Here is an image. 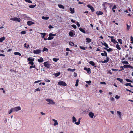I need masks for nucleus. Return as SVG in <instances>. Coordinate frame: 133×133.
Instances as JSON below:
<instances>
[{
    "label": "nucleus",
    "mask_w": 133,
    "mask_h": 133,
    "mask_svg": "<svg viewBox=\"0 0 133 133\" xmlns=\"http://www.w3.org/2000/svg\"><path fill=\"white\" fill-rule=\"evenodd\" d=\"M41 52V50L39 49L34 50L33 51V53L35 54H39Z\"/></svg>",
    "instance_id": "6e6552de"
},
{
    "label": "nucleus",
    "mask_w": 133,
    "mask_h": 133,
    "mask_svg": "<svg viewBox=\"0 0 133 133\" xmlns=\"http://www.w3.org/2000/svg\"><path fill=\"white\" fill-rule=\"evenodd\" d=\"M79 30L80 31H81L83 33L85 34L86 33L85 31L83 29L81 28H79Z\"/></svg>",
    "instance_id": "b1692460"
},
{
    "label": "nucleus",
    "mask_w": 133,
    "mask_h": 133,
    "mask_svg": "<svg viewBox=\"0 0 133 133\" xmlns=\"http://www.w3.org/2000/svg\"><path fill=\"white\" fill-rule=\"evenodd\" d=\"M14 54L15 55H18L19 56H21V54L19 52H15L14 53Z\"/></svg>",
    "instance_id": "cd10ccee"
},
{
    "label": "nucleus",
    "mask_w": 133,
    "mask_h": 133,
    "mask_svg": "<svg viewBox=\"0 0 133 133\" xmlns=\"http://www.w3.org/2000/svg\"><path fill=\"white\" fill-rule=\"evenodd\" d=\"M60 74V72H58V73H57L56 74H54L56 77H57Z\"/></svg>",
    "instance_id": "a19ab883"
},
{
    "label": "nucleus",
    "mask_w": 133,
    "mask_h": 133,
    "mask_svg": "<svg viewBox=\"0 0 133 133\" xmlns=\"http://www.w3.org/2000/svg\"><path fill=\"white\" fill-rule=\"evenodd\" d=\"M100 84H106V83L104 82H100Z\"/></svg>",
    "instance_id": "052dcab7"
},
{
    "label": "nucleus",
    "mask_w": 133,
    "mask_h": 133,
    "mask_svg": "<svg viewBox=\"0 0 133 133\" xmlns=\"http://www.w3.org/2000/svg\"><path fill=\"white\" fill-rule=\"evenodd\" d=\"M74 77H76L77 76V74L76 72H74Z\"/></svg>",
    "instance_id": "0e129e2a"
},
{
    "label": "nucleus",
    "mask_w": 133,
    "mask_h": 133,
    "mask_svg": "<svg viewBox=\"0 0 133 133\" xmlns=\"http://www.w3.org/2000/svg\"><path fill=\"white\" fill-rule=\"evenodd\" d=\"M89 115L90 118H93L94 116V114L92 112H90L89 113Z\"/></svg>",
    "instance_id": "9d476101"
},
{
    "label": "nucleus",
    "mask_w": 133,
    "mask_h": 133,
    "mask_svg": "<svg viewBox=\"0 0 133 133\" xmlns=\"http://www.w3.org/2000/svg\"><path fill=\"white\" fill-rule=\"evenodd\" d=\"M91 81H87V83L89 84H90L91 83Z\"/></svg>",
    "instance_id": "13d9d810"
},
{
    "label": "nucleus",
    "mask_w": 133,
    "mask_h": 133,
    "mask_svg": "<svg viewBox=\"0 0 133 133\" xmlns=\"http://www.w3.org/2000/svg\"><path fill=\"white\" fill-rule=\"evenodd\" d=\"M103 52L104 53H101V55L102 56H105L106 57H107V52L105 51H103Z\"/></svg>",
    "instance_id": "4468645a"
},
{
    "label": "nucleus",
    "mask_w": 133,
    "mask_h": 133,
    "mask_svg": "<svg viewBox=\"0 0 133 133\" xmlns=\"http://www.w3.org/2000/svg\"><path fill=\"white\" fill-rule=\"evenodd\" d=\"M67 70L68 71H72L73 72L75 70V69H71L70 68H68L67 69Z\"/></svg>",
    "instance_id": "bb28decb"
},
{
    "label": "nucleus",
    "mask_w": 133,
    "mask_h": 133,
    "mask_svg": "<svg viewBox=\"0 0 133 133\" xmlns=\"http://www.w3.org/2000/svg\"><path fill=\"white\" fill-rule=\"evenodd\" d=\"M42 18L43 19L47 20L49 19V17H45L43 16L42 17Z\"/></svg>",
    "instance_id": "a878e982"
},
{
    "label": "nucleus",
    "mask_w": 133,
    "mask_h": 133,
    "mask_svg": "<svg viewBox=\"0 0 133 133\" xmlns=\"http://www.w3.org/2000/svg\"><path fill=\"white\" fill-rule=\"evenodd\" d=\"M86 42L88 43H90L91 41V39H90L89 38H86Z\"/></svg>",
    "instance_id": "a211bd4d"
},
{
    "label": "nucleus",
    "mask_w": 133,
    "mask_h": 133,
    "mask_svg": "<svg viewBox=\"0 0 133 133\" xmlns=\"http://www.w3.org/2000/svg\"><path fill=\"white\" fill-rule=\"evenodd\" d=\"M84 70H86L87 71L88 73V74H90L91 72L90 69V68H84Z\"/></svg>",
    "instance_id": "9b49d317"
},
{
    "label": "nucleus",
    "mask_w": 133,
    "mask_h": 133,
    "mask_svg": "<svg viewBox=\"0 0 133 133\" xmlns=\"http://www.w3.org/2000/svg\"><path fill=\"white\" fill-rule=\"evenodd\" d=\"M115 98L116 99H118L120 98V97L118 96L117 95H116V96Z\"/></svg>",
    "instance_id": "69168bd1"
},
{
    "label": "nucleus",
    "mask_w": 133,
    "mask_h": 133,
    "mask_svg": "<svg viewBox=\"0 0 133 133\" xmlns=\"http://www.w3.org/2000/svg\"><path fill=\"white\" fill-rule=\"evenodd\" d=\"M87 6L90 9L92 12H93L95 10L94 8L91 5L89 4L87 5Z\"/></svg>",
    "instance_id": "1a4fd4ad"
},
{
    "label": "nucleus",
    "mask_w": 133,
    "mask_h": 133,
    "mask_svg": "<svg viewBox=\"0 0 133 133\" xmlns=\"http://www.w3.org/2000/svg\"><path fill=\"white\" fill-rule=\"evenodd\" d=\"M118 41L121 44H122V39H118Z\"/></svg>",
    "instance_id": "58836bf2"
},
{
    "label": "nucleus",
    "mask_w": 133,
    "mask_h": 133,
    "mask_svg": "<svg viewBox=\"0 0 133 133\" xmlns=\"http://www.w3.org/2000/svg\"><path fill=\"white\" fill-rule=\"evenodd\" d=\"M33 62V61L29 62V64H30L31 65H33L34 64V63Z\"/></svg>",
    "instance_id": "864d4df0"
},
{
    "label": "nucleus",
    "mask_w": 133,
    "mask_h": 133,
    "mask_svg": "<svg viewBox=\"0 0 133 133\" xmlns=\"http://www.w3.org/2000/svg\"><path fill=\"white\" fill-rule=\"evenodd\" d=\"M5 38L4 37H3L0 38V42H2L4 40Z\"/></svg>",
    "instance_id": "473e14b6"
},
{
    "label": "nucleus",
    "mask_w": 133,
    "mask_h": 133,
    "mask_svg": "<svg viewBox=\"0 0 133 133\" xmlns=\"http://www.w3.org/2000/svg\"><path fill=\"white\" fill-rule=\"evenodd\" d=\"M70 13L71 14H73L75 12L74 8H70Z\"/></svg>",
    "instance_id": "f3484780"
},
{
    "label": "nucleus",
    "mask_w": 133,
    "mask_h": 133,
    "mask_svg": "<svg viewBox=\"0 0 133 133\" xmlns=\"http://www.w3.org/2000/svg\"><path fill=\"white\" fill-rule=\"evenodd\" d=\"M27 24L28 25L30 26L34 24V23L32 21H28L27 22Z\"/></svg>",
    "instance_id": "ddd939ff"
},
{
    "label": "nucleus",
    "mask_w": 133,
    "mask_h": 133,
    "mask_svg": "<svg viewBox=\"0 0 133 133\" xmlns=\"http://www.w3.org/2000/svg\"><path fill=\"white\" fill-rule=\"evenodd\" d=\"M25 1L29 3H32V2L30 0H25Z\"/></svg>",
    "instance_id": "3c124183"
},
{
    "label": "nucleus",
    "mask_w": 133,
    "mask_h": 133,
    "mask_svg": "<svg viewBox=\"0 0 133 133\" xmlns=\"http://www.w3.org/2000/svg\"><path fill=\"white\" fill-rule=\"evenodd\" d=\"M58 84V85H63L64 86H66V83L65 82L62 81L59 82Z\"/></svg>",
    "instance_id": "423d86ee"
},
{
    "label": "nucleus",
    "mask_w": 133,
    "mask_h": 133,
    "mask_svg": "<svg viewBox=\"0 0 133 133\" xmlns=\"http://www.w3.org/2000/svg\"><path fill=\"white\" fill-rule=\"evenodd\" d=\"M21 33L22 34H24L26 33V32L25 31H21Z\"/></svg>",
    "instance_id": "09e8293b"
},
{
    "label": "nucleus",
    "mask_w": 133,
    "mask_h": 133,
    "mask_svg": "<svg viewBox=\"0 0 133 133\" xmlns=\"http://www.w3.org/2000/svg\"><path fill=\"white\" fill-rule=\"evenodd\" d=\"M111 41L112 42H113L115 44L116 43V41L115 39H111Z\"/></svg>",
    "instance_id": "49530a36"
},
{
    "label": "nucleus",
    "mask_w": 133,
    "mask_h": 133,
    "mask_svg": "<svg viewBox=\"0 0 133 133\" xmlns=\"http://www.w3.org/2000/svg\"><path fill=\"white\" fill-rule=\"evenodd\" d=\"M101 62L102 63H104L108 62L106 60H105L104 61H101Z\"/></svg>",
    "instance_id": "e2e57ef3"
},
{
    "label": "nucleus",
    "mask_w": 133,
    "mask_h": 133,
    "mask_svg": "<svg viewBox=\"0 0 133 133\" xmlns=\"http://www.w3.org/2000/svg\"><path fill=\"white\" fill-rule=\"evenodd\" d=\"M79 81L78 79H77L76 80V84L75 85L76 87H77L78 86Z\"/></svg>",
    "instance_id": "4c0bfd02"
},
{
    "label": "nucleus",
    "mask_w": 133,
    "mask_h": 133,
    "mask_svg": "<svg viewBox=\"0 0 133 133\" xmlns=\"http://www.w3.org/2000/svg\"><path fill=\"white\" fill-rule=\"evenodd\" d=\"M48 50L47 48H46L45 47H44V48L43 49V51L44 52V51H46V52H48Z\"/></svg>",
    "instance_id": "c9c22d12"
},
{
    "label": "nucleus",
    "mask_w": 133,
    "mask_h": 133,
    "mask_svg": "<svg viewBox=\"0 0 133 133\" xmlns=\"http://www.w3.org/2000/svg\"><path fill=\"white\" fill-rule=\"evenodd\" d=\"M13 111H17L18 110H21V108L20 107L18 106L13 108Z\"/></svg>",
    "instance_id": "0eeeda50"
},
{
    "label": "nucleus",
    "mask_w": 133,
    "mask_h": 133,
    "mask_svg": "<svg viewBox=\"0 0 133 133\" xmlns=\"http://www.w3.org/2000/svg\"><path fill=\"white\" fill-rule=\"evenodd\" d=\"M120 68H122V69H121L119 71H120L122 70H124V69L123 68H131V69H133V68L132 66L130 65H125L123 66H120Z\"/></svg>",
    "instance_id": "f257e3e1"
},
{
    "label": "nucleus",
    "mask_w": 133,
    "mask_h": 133,
    "mask_svg": "<svg viewBox=\"0 0 133 133\" xmlns=\"http://www.w3.org/2000/svg\"><path fill=\"white\" fill-rule=\"evenodd\" d=\"M35 6V5H31L29 6V7L31 8H34Z\"/></svg>",
    "instance_id": "de8ad7c7"
},
{
    "label": "nucleus",
    "mask_w": 133,
    "mask_h": 133,
    "mask_svg": "<svg viewBox=\"0 0 133 133\" xmlns=\"http://www.w3.org/2000/svg\"><path fill=\"white\" fill-rule=\"evenodd\" d=\"M71 26L72 27H73L74 29H75L76 28V26L75 25H71Z\"/></svg>",
    "instance_id": "603ef678"
},
{
    "label": "nucleus",
    "mask_w": 133,
    "mask_h": 133,
    "mask_svg": "<svg viewBox=\"0 0 133 133\" xmlns=\"http://www.w3.org/2000/svg\"><path fill=\"white\" fill-rule=\"evenodd\" d=\"M35 65H32V66H30V69H31L32 68H35Z\"/></svg>",
    "instance_id": "6e6d98bb"
},
{
    "label": "nucleus",
    "mask_w": 133,
    "mask_h": 133,
    "mask_svg": "<svg viewBox=\"0 0 133 133\" xmlns=\"http://www.w3.org/2000/svg\"><path fill=\"white\" fill-rule=\"evenodd\" d=\"M89 64L92 66H94L95 64L94 62L92 61H90L89 62Z\"/></svg>",
    "instance_id": "c85d7f7f"
},
{
    "label": "nucleus",
    "mask_w": 133,
    "mask_h": 133,
    "mask_svg": "<svg viewBox=\"0 0 133 133\" xmlns=\"http://www.w3.org/2000/svg\"><path fill=\"white\" fill-rule=\"evenodd\" d=\"M104 49L105 50H106L108 52H111L112 50V49L111 48L107 49L106 48H104Z\"/></svg>",
    "instance_id": "dca6fc26"
},
{
    "label": "nucleus",
    "mask_w": 133,
    "mask_h": 133,
    "mask_svg": "<svg viewBox=\"0 0 133 133\" xmlns=\"http://www.w3.org/2000/svg\"><path fill=\"white\" fill-rule=\"evenodd\" d=\"M79 47L80 48V49H82L83 50L85 49V48L84 46H80Z\"/></svg>",
    "instance_id": "5fc2aeb1"
},
{
    "label": "nucleus",
    "mask_w": 133,
    "mask_h": 133,
    "mask_svg": "<svg viewBox=\"0 0 133 133\" xmlns=\"http://www.w3.org/2000/svg\"><path fill=\"white\" fill-rule=\"evenodd\" d=\"M58 6L59 8H61L62 9H64V6L62 5L59 4V5H58Z\"/></svg>",
    "instance_id": "f704fd0d"
},
{
    "label": "nucleus",
    "mask_w": 133,
    "mask_h": 133,
    "mask_svg": "<svg viewBox=\"0 0 133 133\" xmlns=\"http://www.w3.org/2000/svg\"><path fill=\"white\" fill-rule=\"evenodd\" d=\"M69 35L70 36L72 37L74 35V34L72 32H70L69 33Z\"/></svg>",
    "instance_id": "ea45409f"
},
{
    "label": "nucleus",
    "mask_w": 133,
    "mask_h": 133,
    "mask_svg": "<svg viewBox=\"0 0 133 133\" xmlns=\"http://www.w3.org/2000/svg\"><path fill=\"white\" fill-rule=\"evenodd\" d=\"M69 44L71 46H73L74 45V43L72 42H69Z\"/></svg>",
    "instance_id": "e433bc0d"
},
{
    "label": "nucleus",
    "mask_w": 133,
    "mask_h": 133,
    "mask_svg": "<svg viewBox=\"0 0 133 133\" xmlns=\"http://www.w3.org/2000/svg\"><path fill=\"white\" fill-rule=\"evenodd\" d=\"M109 57H107L106 61H107V62H108L109 61Z\"/></svg>",
    "instance_id": "680f3d73"
},
{
    "label": "nucleus",
    "mask_w": 133,
    "mask_h": 133,
    "mask_svg": "<svg viewBox=\"0 0 133 133\" xmlns=\"http://www.w3.org/2000/svg\"><path fill=\"white\" fill-rule=\"evenodd\" d=\"M96 14L98 15H102L103 14V12H102L101 11H100L99 12H96Z\"/></svg>",
    "instance_id": "5701e85b"
},
{
    "label": "nucleus",
    "mask_w": 133,
    "mask_h": 133,
    "mask_svg": "<svg viewBox=\"0 0 133 133\" xmlns=\"http://www.w3.org/2000/svg\"><path fill=\"white\" fill-rule=\"evenodd\" d=\"M10 20L18 22H20L21 21V19L20 18L17 17H14L11 18L10 19Z\"/></svg>",
    "instance_id": "20e7f679"
},
{
    "label": "nucleus",
    "mask_w": 133,
    "mask_h": 133,
    "mask_svg": "<svg viewBox=\"0 0 133 133\" xmlns=\"http://www.w3.org/2000/svg\"><path fill=\"white\" fill-rule=\"evenodd\" d=\"M125 80L128 82H133L132 81H131V80L128 79H127V78L126 79H125Z\"/></svg>",
    "instance_id": "37998d69"
},
{
    "label": "nucleus",
    "mask_w": 133,
    "mask_h": 133,
    "mask_svg": "<svg viewBox=\"0 0 133 133\" xmlns=\"http://www.w3.org/2000/svg\"><path fill=\"white\" fill-rule=\"evenodd\" d=\"M116 8V5H115L114 6H113V7L112 8V9H115Z\"/></svg>",
    "instance_id": "774afa93"
},
{
    "label": "nucleus",
    "mask_w": 133,
    "mask_h": 133,
    "mask_svg": "<svg viewBox=\"0 0 133 133\" xmlns=\"http://www.w3.org/2000/svg\"><path fill=\"white\" fill-rule=\"evenodd\" d=\"M39 33L40 34L42 35L41 36V37L42 38H44V37L46 35V33L39 32Z\"/></svg>",
    "instance_id": "f8f14e48"
},
{
    "label": "nucleus",
    "mask_w": 133,
    "mask_h": 133,
    "mask_svg": "<svg viewBox=\"0 0 133 133\" xmlns=\"http://www.w3.org/2000/svg\"><path fill=\"white\" fill-rule=\"evenodd\" d=\"M40 59H38V61L40 63L44 61V60L42 58L40 57Z\"/></svg>",
    "instance_id": "412c9836"
},
{
    "label": "nucleus",
    "mask_w": 133,
    "mask_h": 133,
    "mask_svg": "<svg viewBox=\"0 0 133 133\" xmlns=\"http://www.w3.org/2000/svg\"><path fill=\"white\" fill-rule=\"evenodd\" d=\"M72 118V122H76V121H77L76 119V118L74 116H73Z\"/></svg>",
    "instance_id": "c756f323"
},
{
    "label": "nucleus",
    "mask_w": 133,
    "mask_h": 133,
    "mask_svg": "<svg viewBox=\"0 0 133 133\" xmlns=\"http://www.w3.org/2000/svg\"><path fill=\"white\" fill-rule=\"evenodd\" d=\"M129 26H131V23L129 21L128 23H127Z\"/></svg>",
    "instance_id": "338daca9"
},
{
    "label": "nucleus",
    "mask_w": 133,
    "mask_h": 133,
    "mask_svg": "<svg viewBox=\"0 0 133 133\" xmlns=\"http://www.w3.org/2000/svg\"><path fill=\"white\" fill-rule=\"evenodd\" d=\"M59 60L58 58H54L53 59V60L55 62H57L58 60Z\"/></svg>",
    "instance_id": "79ce46f5"
},
{
    "label": "nucleus",
    "mask_w": 133,
    "mask_h": 133,
    "mask_svg": "<svg viewBox=\"0 0 133 133\" xmlns=\"http://www.w3.org/2000/svg\"><path fill=\"white\" fill-rule=\"evenodd\" d=\"M66 51H70L71 52L72 51L70 50L69 48H66Z\"/></svg>",
    "instance_id": "bf43d9fd"
},
{
    "label": "nucleus",
    "mask_w": 133,
    "mask_h": 133,
    "mask_svg": "<svg viewBox=\"0 0 133 133\" xmlns=\"http://www.w3.org/2000/svg\"><path fill=\"white\" fill-rule=\"evenodd\" d=\"M102 43V45L105 46L107 48H109V47L107 44L106 43L104 42V43Z\"/></svg>",
    "instance_id": "393cba45"
},
{
    "label": "nucleus",
    "mask_w": 133,
    "mask_h": 133,
    "mask_svg": "<svg viewBox=\"0 0 133 133\" xmlns=\"http://www.w3.org/2000/svg\"><path fill=\"white\" fill-rule=\"evenodd\" d=\"M125 86H128V85H129L131 87H133V86L130 83H126L125 84Z\"/></svg>",
    "instance_id": "72a5a7b5"
},
{
    "label": "nucleus",
    "mask_w": 133,
    "mask_h": 133,
    "mask_svg": "<svg viewBox=\"0 0 133 133\" xmlns=\"http://www.w3.org/2000/svg\"><path fill=\"white\" fill-rule=\"evenodd\" d=\"M28 60L29 62L34 61V58H32L31 57H29L28 58Z\"/></svg>",
    "instance_id": "aec40b11"
},
{
    "label": "nucleus",
    "mask_w": 133,
    "mask_h": 133,
    "mask_svg": "<svg viewBox=\"0 0 133 133\" xmlns=\"http://www.w3.org/2000/svg\"><path fill=\"white\" fill-rule=\"evenodd\" d=\"M44 65L45 67L48 68L50 67L51 64L48 62H45L44 63Z\"/></svg>",
    "instance_id": "39448f33"
},
{
    "label": "nucleus",
    "mask_w": 133,
    "mask_h": 133,
    "mask_svg": "<svg viewBox=\"0 0 133 133\" xmlns=\"http://www.w3.org/2000/svg\"><path fill=\"white\" fill-rule=\"evenodd\" d=\"M117 80L119 81L121 83H122L123 82V80L119 78H117Z\"/></svg>",
    "instance_id": "7c9ffc66"
},
{
    "label": "nucleus",
    "mask_w": 133,
    "mask_h": 133,
    "mask_svg": "<svg viewBox=\"0 0 133 133\" xmlns=\"http://www.w3.org/2000/svg\"><path fill=\"white\" fill-rule=\"evenodd\" d=\"M116 47L117 48V49H118L119 50H120L121 49V48L119 46L118 44H117L116 45Z\"/></svg>",
    "instance_id": "2f4dec72"
},
{
    "label": "nucleus",
    "mask_w": 133,
    "mask_h": 133,
    "mask_svg": "<svg viewBox=\"0 0 133 133\" xmlns=\"http://www.w3.org/2000/svg\"><path fill=\"white\" fill-rule=\"evenodd\" d=\"M46 101L48 102V104H54L55 103L52 100L50 99H46Z\"/></svg>",
    "instance_id": "7ed1b4c3"
},
{
    "label": "nucleus",
    "mask_w": 133,
    "mask_h": 133,
    "mask_svg": "<svg viewBox=\"0 0 133 133\" xmlns=\"http://www.w3.org/2000/svg\"><path fill=\"white\" fill-rule=\"evenodd\" d=\"M123 64H128L129 63L127 61H123L122 62Z\"/></svg>",
    "instance_id": "4d7b16f0"
},
{
    "label": "nucleus",
    "mask_w": 133,
    "mask_h": 133,
    "mask_svg": "<svg viewBox=\"0 0 133 133\" xmlns=\"http://www.w3.org/2000/svg\"><path fill=\"white\" fill-rule=\"evenodd\" d=\"M13 111V109L12 108L9 111V114H10Z\"/></svg>",
    "instance_id": "c03bdc74"
},
{
    "label": "nucleus",
    "mask_w": 133,
    "mask_h": 133,
    "mask_svg": "<svg viewBox=\"0 0 133 133\" xmlns=\"http://www.w3.org/2000/svg\"><path fill=\"white\" fill-rule=\"evenodd\" d=\"M127 29L128 30H129L130 29V28L131 26H129V25H128L127 23Z\"/></svg>",
    "instance_id": "a18cd8bd"
},
{
    "label": "nucleus",
    "mask_w": 133,
    "mask_h": 133,
    "mask_svg": "<svg viewBox=\"0 0 133 133\" xmlns=\"http://www.w3.org/2000/svg\"><path fill=\"white\" fill-rule=\"evenodd\" d=\"M117 114L119 116V117L121 119V115H122V114L121 112L117 111Z\"/></svg>",
    "instance_id": "6ab92c4d"
},
{
    "label": "nucleus",
    "mask_w": 133,
    "mask_h": 133,
    "mask_svg": "<svg viewBox=\"0 0 133 133\" xmlns=\"http://www.w3.org/2000/svg\"><path fill=\"white\" fill-rule=\"evenodd\" d=\"M40 89L39 88H38L36 89L34 91V92H36L37 91H40Z\"/></svg>",
    "instance_id": "8fccbe9b"
},
{
    "label": "nucleus",
    "mask_w": 133,
    "mask_h": 133,
    "mask_svg": "<svg viewBox=\"0 0 133 133\" xmlns=\"http://www.w3.org/2000/svg\"><path fill=\"white\" fill-rule=\"evenodd\" d=\"M56 35V34H53L52 33H50L49 34V37L48 38V40H51L52 39L54 38V36H55Z\"/></svg>",
    "instance_id": "f03ea898"
},
{
    "label": "nucleus",
    "mask_w": 133,
    "mask_h": 133,
    "mask_svg": "<svg viewBox=\"0 0 133 133\" xmlns=\"http://www.w3.org/2000/svg\"><path fill=\"white\" fill-rule=\"evenodd\" d=\"M81 119L80 118H79L78 119V122H75V124H76L77 125H79L80 124Z\"/></svg>",
    "instance_id": "4be33fe9"
},
{
    "label": "nucleus",
    "mask_w": 133,
    "mask_h": 133,
    "mask_svg": "<svg viewBox=\"0 0 133 133\" xmlns=\"http://www.w3.org/2000/svg\"><path fill=\"white\" fill-rule=\"evenodd\" d=\"M52 120L54 122V123L53 124L54 125L56 126L58 124V123L57 120H55L54 119H52Z\"/></svg>",
    "instance_id": "2eb2a0df"
}]
</instances>
